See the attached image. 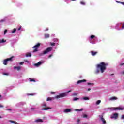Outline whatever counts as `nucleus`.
<instances>
[{"mask_svg": "<svg viewBox=\"0 0 124 124\" xmlns=\"http://www.w3.org/2000/svg\"><path fill=\"white\" fill-rule=\"evenodd\" d=\"M108 63H105L102 62L99 64L97 65V69L96 70V73H99V72L101 71V73H103L105 70H106V66H108Z\"/></svg>", "mask_w": 124, "mask_h": 124, "instance_id": "obj_1", "label": "nucleus"}, {"mask_svg": "<svg viewBox=\"0 0 124 124\" xmlns=\"http://www.w3.org/2000/svg\"><path fill=\"white\" fill-rule=\"evenodd\" d=\"M52 49L53 48H52L51 47H48L45 51H44L43 53H39V56H43V55H46V54H48L49 52H51Z\"/></svg>", "mask_w": 124, "mask_h": 124, "instance_id": "obj_2", "label": "nucleus"}, {"mask_svg": "<svg viewBox=\"0 0 124 124\" xmlns=\"http://www.w3.org/2000/svg\"><path fill=\"white\" fill-rule=\"evenodd\" d=\"M67 95V94H66V93H62L60 94L59 95H56L55 97V98H56V99H59V98L65 97V96H66Z\"/></svg>", "mask_w": 124, "mask_h": 124, "instance_id": "obj_3", "label": "nucleus"}, {"mask_svg": "<svg viewBox=\"0 0 124 124\" xmlns=\"http://www.w3.org/2000/svg\"><path fill=\"white\" fill-rule=\"evenodd\" d=\"M40 46V43H38L36 45H35L34 46L32 47L33 49H34L33 51V53H35V52H37L38 50V48H39V46Z\"/></svg>", "mask_w": 124, "mask_h": 124, "instance_id": "obj_4", "label": "nucleus"}, {"mask_svg": "<svg viewBox=\"0 0 124 124\" xmlns=\"http://www.w3.org/2000/svg\"><path fill=\"white\" fill-rule=\"evenodd\" d=\"M43 107L44 108L42 109V111H47V110H49L50 109H52V108H50V107H47V104H43L42 105Z\"/></svg>", "mask_w": 124, "mask_h": 124, "instance_id": "obj_5", "label": "nucleus"}, {"mask_svg": "<svg viewBox=\"0 0 124 124\" xmlns=\"http://www.w3.org/2000/svg\"><path fill=\"white\" fill-rule=\"evenodd\" d=\"M110 118L111 119H118L119 118V114L118 113H114Z\"/></svg>", "mask_w": 124, "mask_h": 124, "instance_id": "obj_6", "label": "nucleus"}, {"mask_svg": "<svg viewBox=\"0 0 124 124\" xmlns=\"http://www.w3.org/2000/svg\"><path fill=\"white\" fill-rule=\"evenodd\" d=\"M92 56H93V57H94V56H95L96 54H98V52L97 51H91L90 52Z\"/></svg>", "mask_w": 124, "mask_h": 124, "instance_id": "obj_7", "label": "nucleus"}, {"mask_svg": "<svg viewBox=\"0 0 124 124\" xmlns=\"http://www.w3.org/2000/svg\"><path fill=\"white\" fill-rule=\"evenodd\" d=\"M117 99H118V98H117V97H111L109 99V100H110V101H113V100H117Z\"/></svg>", "mask_w": 124, "mask_h": 124, "instance_id": "obj_8", "label": "nucleus"}, {"mask_svg": "<svg viewBox=\"0 0 124 124\" xmlns=\"http://www.w3.org/2000/svg\"><path fill=\"white\" fill-rule=\"evenodd\" d=\"M42 63H43L42 62L40 61V62H39L37 63L34 64V65L35 66H36V67H38V66H39V65H41V64H42Z\"/></svg>", "mask_w": 124, "mask_h": 124, "instance_id": "obj_9", "label": "nucleus"}, {"mask_svg": "<svg viewBox=\"0 0 124 124\" xmlns=\"http://www.w3.org/2000/svg\"><path fill=\"white\" fill-rule=\"evenodd\" d=\"M84 82H87V80L86 79L78 80L77 82V84H81V83H84Z\"/></svg>", "mask_w": 124, "mask_h": 124, "instance_id": "obj_10", "label": "nucleus"}, {"mask_svg": "<svg viewBox=\"0 0 124 124\" xmlns=\"http://www.w3.org/2000/svg\"><path fill=\"white\" fill-rule=\"evenodd\" d=\"M35 123H43V120L42 119H38L35 120Z\"/></svg>", "mask_w": 124, "mask_h": 124, "instance_id": "obj_11", "label": "nucleus"}, {"mask_svg": "<svg viewBox=\"0 0 124 124\" xmlns=\"http://www.w3.org/2000/svg\"><path fill=\"white\" fill-rule=\"evenodd\" d=\"M113 110H124V108H120V107H116L113 108Z\"/></svg>", "mask_w": 124, "mask_h": 124, "instance_id": "obj_12", "label": "nucleus"}, {"mask_svg": "<svg viewBox=\"0 0 124 124\" xmlns=\"http://www.w3.org/2000/svg\"><path fill=\"white\" fill-rule=\"evenodd\" d=\"M101 120L102 122H103V124H106V121H105V119H104V118H103V116H102V117H101Z\"/></svg>", "mask_w": 124, "mask_h": 124, "instance_id": "obj_13", "label": "nucleus"}, {"mask_svg": "<svg viewBox=\"0 0 124 124\" xmlns=\"http://www.w3.org/2000/svg\"><path fill=\"white\" fill-rule=\"evenodd\" d=\"M13 58H14V56H12L10 58H7L6 60H7L8 62H12V59H13Z\"/></svg>", "mask_w": 124, "mask_h": 124, "instance_id": "obj_14", "label": "nucleus"}, {"mask_svg": "<svg viewBox=\"0 0 124 124\" xmlns=\"http://www.w3.org/2000/svg\"><path fill=\"white\" fill-rule=\"evenodd\" d=\"M14 69H17L18 71L21 70V66H15L14 67Z\"/></svg>", "mask_w": 124, "mask_h": 124, "instance_id": "obj_15", "label": "nucleus"}, {"mask_svg": "<svg viewBox=\"0 0 124 124\" xmlns=\"http://www.w3.org/2000/svg\"><path fill=\"white\" fill-rule=\"evenodd\" d=\"M71 111V109L69 108H66L64 110V113H68L69 112H70Z\"/></svg>", "mask_w": 124, "mask_h": 124, "instance_id": "obj_16", "label": "nucleus"}, {"mask_svg": "<svg viewBox=\"0 0 124 124\" xmlns=\"http://www.w3.org/2000/svg\"><path fill=\"white\" fill-rule=\"evenodd\" d=\"M7 59H5L3 61V64H4V65H7Z\"/></svg>", "mask_w": 124, "mask_h": 124, "instance_id": "obj_17", "label": "nucleus"}, {"mask_svg": "<svg viewBox=\"0 0 124 124\" xmlns=\"http://www.w3.org/2000/svg\"><path fill=\"white\" fill-rule=\"evenodd\" d=\"M50 35L49 34H45V38H49Z\"/></svg>", "mask_w": 124, "mask_h": 124, "instance_id": "obj_18", "label": "nucleus"}, {"mask_svg": "<svg viewBox=\"0 0 124 124\" xmlns=\"http://www.w3.org/2000/svg\"><path fill=\"white\" fill-rule=\"evenodd\" d=\"M9 122H10V123H12V124H20L19 123H18L16 122V121H12V120H10Z\"/></svg>", "mask_w": 124, "mask_h": 124, "instance_id": "obj_19", "label": "nucleus"}, {"mask_svg": "<svg viewBox=\"0 0 124 124\" xmlns=\"http://www.w3.org/2000/svg\"><path fill=\"white\" fill-rule=\"evenodd\" d=\"M83 108H80V109H75V111H76L77 112H80L81 111H83Z\"/></svg>", "mask_w": 124, "mask_h": 124, "instance_id": "obj_20", "label": "nucleus"}, {"mask_svg": "<svg viewBox=\"0 0 124 124\" xmlns=\"http://www.w3.org/2000/svg\"><path fill=\"white\" fill-rule=\"evenodd\" d=\"M101 100H97V102H96V104L97 105H98L100 104V103H101Z\"/></svg>", "mask_w": 124, "mask_h": 124, "instance_id": "obj_21", "label": "nucleus"}, {"mask_svg": "<svg viewBox=\"0 0 124 124\" xmlns=\"http://www.w3.org/2000/svg\"><path fill=\"white\" fill-rule=\"evenodd\" d=\"M17 30L16 29V28H15L13 29V30L11 32L12 33H15V32H16Z\"/></svg>", "mask_w": 124, "mask_h": 124, "instance_id": "obj_22", "label": "nucleus"}, {"mask_svg": "<svg viewBox=\"0 0 124 124\" xmlns=\"http://www.w3.org/2000/svg\"><path fill=\"white\" fill-rule=\"evenodd\" d=\"M4 42H6V40H4V39L0 40V43H3Z\"/></svg>", "mask_w": 124, "mask_h": 124, "instance_id": "obj_23", "label": "nucleus"}, {"mask_svg": "<svg viewBox=\"0 0 124 124\" xmlns=\"http://www.w3.org/2000/svg\"><path fill=\"white\" fill-rule=\"evenodd\" d=\"M26 57H31V54L30 53H28L26 54Z\"/></svg>", "mask_w": 124, "mask_h": 124, "instance_id": "obj_24", "label": "nucleus"}, {"mask_svg": "<svg viewBox=\"0 0 124 124\" xmlns=\"http://www.w3.org/2000/svg\"><path fill=\"white\" fill-rule=\"evenodd\" d=\"M29 80L30 82H35V80H34V79H31V78H30Z\"/></svg>", "mask_w": 124, "mask_h": 124, "instance_id": "obj_25", "label": "nucleus"}, {"mask_svg": "<svg viewBox=\"0 0 124 124\" xmlns=\"http://www.w3.org/2000/svg\"><path fill=\"white\" fill-rule=\"evenodd\" d=\"M79 99H80L79 98H74L73 100V101H76V100H79Z\"/></svg>", "mask_w": 124, "mask_h": 124, "instance_id": "obj_26", "label": "nucleus"}, {"mask_svg": "<svg viewBox=\"0 0 124 124\" xmlns=\"http://www.w3.org/2000/svg\"><path fill=\"white\" fill-rule=\"evenodd\" d=\"M94 37H95V35H92L90 36V38H91V39H93V38H94Z\"/></svg>", "mask_w": 124, "mask_h": 124, "instance_id": "obj_27", "label": "nucleus"}, {"mask_svg": "<svg viewBox=\"0 0 124 124\" xmlns=\"http://www.w3.org/2000/svg\"><path fill=\"white\" fill-rule=\"evenodd\" d=\"M83 99H84V100H89V99H90V98H89V97H83Z\"/></svg>", "mask_w": 124, "mask_h": 124, "instance_id": "obj_28", "label": "nucleus"}, {"mask_svg": "<svg viewBox=\"0 0 124 124\" xmlns=\"http://www.w3.org/2000/svg\"><path fill=\"white\" fill-rule=\"evenodd\" d=\"M80 4H82V5H85L86 3L84 1H80Z\"/></svg>", "mask_w": 124, "mask_h": 124, "instance_id": "obj_29", "label": "nucleus"}, {"mask_svg": "<svg viewBox=\"0 0 124 124\" xmlns=\"http://www.w3.org/2000/svg\"><path fill=\"white\" fill-rule=\"evenodd\" d=\"M51 100H52V98H50V97H48V98H47V100H46L47 101H51Z\"/></svg>", "mask_w": 124, "mask_h": 124, "instance_id": "obj_30", "label": "nucleus"}, {"mask_svg": "<svg viewBox=\"0 0 124 124\" xmlns=\"http://www.w3.org/2000/svg\"><path fill=\"white\" fill-rule=\"evenodd\" d=\"M50 45H51V46H55V45H56V43H51L50 44Z\"/></svg>", "mask_w": 124, "mask_h": 124, "instance_id": "obj_31", "label": "nucleus"}, {"mask_svg": "<svg viewBox=\"0 0 124 124\" xmlns=\"http://www.w3.org/2000/svg\"><path fill=\"white\" fill-rule=\"evenodd\" d=\"M87 84H88V85H89V86L91 85H92V86H93V85H94V84H93V83H90V82L88 83Z\"/></svg>", "mask_w": 124, "mask_h": 124, "instance_id": "obj_32", "label": "nucleus"}, {"mask_svg": "<svg viewBox=\"0 0 124 124\" xmlns=\"http://www.w3.org/2000/svg\"><path fill=\"white\" fill-rule=\"evenodd\" d=\"M83 118H88V115L87 114H84Z\"/></svg>", "mask_w": 124, "mask_h": 124, "instance_id": "obj_33", "label": "nucleus"}, {"mask_svg": "<svg viewBox=\"0 0 124 124\" xmlns=\"http://www.w3.org/2000/svg\"><path fill=\"white\" fill-rule=\"evenodd\" d=\"M73 95L74 96H77V95H78V94L76 93H74V94H73Z\"/></svg>", "mask_w": 124, "mask_h": 124, "instance_id": "obj_34", "label": "nucleus"}, {"mask_svg": "<svg viewBox=\"0 0 124 124\" xmlns=\"http://www.w3.org/2000/svg\"><path fill=\"white\" fill-rule=\"evenodd\" d=\"M7 33V30H5L4 32V34L5 35Z\"/></svg>", "mask_w": 124, "mask_h": 124, "instance_id": "obj_35", "label": "nucleus"}, {"mask_svg": "<svg viewBox=\"0 0 124 124\" xmlns=\"http://www.w3.org/2000/svg\"><path fill=\"white\" fill-rule=\"evenodd\" d=\"M3 107H4V106H3V105L0 104V108H3Z\"/></svg>", "mask_w": 124, "mask_h": 124, "instance_id": "obj_36", "label": "nucleus"}, {"mask_svg": "<svg viewBox=\"0 0 124 124\" xmlns=\"http://www.w3.org/2000/svg\"><path fill=\"white\" fill-rule=\"evenodd\" d=\"M19 64L20 65H23V64H24V62H21L20 63H19Z\"/></svg>", "mask_w": 124, "mask_h": 124, "instance_id": "obj_37", "label": "nucleus"}, {"mask_svg": "<svg viewBox=\"0 0 124 124\" xmlns=\"http://www.w3.org/2000/svg\"><path fill=\"white\" fill-rule=\"evenodd\" d=\"M3 22H4V20L2 19V20H0V23H2Z\"/></svg>", "mask_w": 124, "mask_h": 124, "instance_id": "obj_38", "label": "nucleus"}, {"mask_svg": "<svg viewBox=\"0 0 124 124\" xmlns=\"http://www.w3.org/2000/svg\"><path fill=\"white\" fill-rule=\"evenodd\" d=\"M24 62H29V61L28 60H24Z\"/></svg>", "mask_w": 124, "mask_h": 124, "instance_id": "obj_39", "label": "nucleus"}, {"mask_svg": "<svg viewBox=\"0 0 124 124\" xmlns=\"http://www.w3.org/2000/svg\"><path fill=\"white\" fill-rule=\"evenodd\" d=\"M72 91L71 90H70L67 91V93H70V92H72Z\"/></svg>", "mask_w": 124, "mask_h": 124, "instance_id": "obj_40", "label": "nucleus"}, {"mask_svg": "<svg viewBox=\"0 0 124 124\" xmlns=\"http://www.w3.org/2000/svg\"><path fill=\"white\" fill-rule=\"evenodd\" d=\"M116 2H117V3H122V2L119 1H116Z\"/></svg>", "mask_w": 124, "mask_h": 124, "instance_id": "obj_41", "label": "nucleus"}, {"mask_svg": "<svg viewBox=\"0 0 124 124\" xmlns=\"http://www.w3.org/2000/svg\"><path fill=\"white\" fill-rule=\"evenodd\" d=\"M6 110H7L8 111H11V108H7Z\"/></svg>", "mask_w": 124, "mask_h": 124, "instance_id": "obj_42", "label": "nucleus"}, {"mask_svg": "<svg viewBox=\"0 0 124 124\" xmlns=\"http://www.w3.org/2000/svg\"><path fill=\"white\" fill-rule=\"evenodd\" d=\"M49 31V29L48 28H46L45 30V31Z\"/></svg>", "mask_w": 124, "mask_h": 124, "instance_id": "obj_43", "label": "nucleus"}, {"mask_svg": "<svg viewBox=\"0 0 124 124\" xmlns=\"http://www.w3.org/2000/svg\"><path fill=\"white\" fill-rule=\"evenodd\" d=\"M3 75H8V73H3Z\"/></svg>", "mask_w": 124, "mask_h": 124, "instance_id": "obj_44", "label": "nucleus"}, {"mask_svg": "<svg viewBox=\"0 0 124 124\" xmlns=\"http://www.w3.org/2000/svg\"><path fill=\"white\" fill-rule=\"evenodd\" d=\"M22 28V26H20L18 29V30L20 31V30H21V28Z\"/></svg>", "mask_w": 124, "mask_h": 124, "instance_id": "obj_45", "label": "nucleus"}, {"mask_svg": "<svg viewBox=\"0 0 124 124\" xmlns=\"http://www.w3.org/2000/svg\"><path fill=\"white\" fill-rule=\"evenodd\" d=\"M51 94H55V92H51Z\"/></svg>", "mask_w": 124, "mask_h": 124, "instance_id": "obj_46", "label": "nucleus"}, {"mask_svg": "<svg viewBox=\"0 0 124 124\" xmlns=\"http://www.w3.org/2000/svg\"><path fill=\"white\" fill-rule=\"evenodd\" d=\"M122 29H124V22L123 23V25H122Z\"/></svg>", "mask_w": 124, "mask_h": 124, "instance_id": "obj_47", "label": "nucleus"}, {"mask_svg": "<svg viewBox=\"0 0 124 124\" xmlns=\"http://www.w3.org/2000/svg\"><path fill=\"white\" fill-rule=\"evenodd\" d=\"M124 65V63L120 64L121 66H122V65Z\"/></svg>", "mask_w": 124, "mask_h": 124, "instance_id": "obj_48", "label": "nucleus"}, {"mask_svg": "<svg viewBox=\"0 0 124 124\" xmlns=\"http://www.w3.org/2000/svg\"><path fill=\"white\" fill-rule=\"evenodd\" d=\"M52 55H50L48 56V58H51V57H52Z\"/></svg>", "mask_w": 124, "mask_h": 124, "instance_id": "obj_49", "label": "nucleus"}, {"mask_svg": "<svg viewBox=\"0 0 124 124\" xmlns=\"http://www.w3.org/2000/svg\"><path fill=\"white\" fill-rule=\"evenodd\" d=\"M79 122H80V119H78V120H77V122H78V123H79Z\"/></svg>", "mask_w": 124, "mask_h": 124, "instance_id": "obj_50", "label": "nucleus"}, {"mask_svg": "<svg viewBox=\"0 0 124 124\" xmlns=\"http://www.w3.org/2000/svg\"><path fill=\"white\" fill-rule=\"evenodd\" d=\"M87 91H91V88H88Z\"/></svg>", "mask_w": 124, "mask_h": 124, "instance_id": "obj_51", "label": "nucleus"}, {"mask_svg": "<svg viewBox=\"0 0 124 124\" xmlns=\"http://www.w3.org/2000/svg\"><path fill=\"white\" fill-rule=\"evenodd\" d=\"M30 95H34L33 94H30Z\"/></svg>", "mask_w": 124, "mask_h": 124, "instance_id": "obj_52", "label": "nucleus"}, {"mask_svg": "<svg viewBox=\"0 0 124 124\" xmlns=\"http://www.w3.org/2000/svg\"><path fill=\"white\" fill-rule=\"evenodd\" d=\"M31 110H34V108H31Z\"/></svg>", "mask_w": 124, "mask_h": 124, "instance_id": "obj_53", "label": "nucleus"}, {"mask_svg": "<svg viewBox=\"0 0 124 124\" xmlns=\"http://www.w3.org/2000/svg\"><path fill=\"white\" fill-rule=\"evenodd\" d=\"M123 74H124V71L123 72Z\"/></svg>", "mask_w": 124, "mask_h": 124, "instance_id": "obj_54", "label": "nucleus"}, {"mask_svg": "<svg viewBox=\"0 0 124 124\" xmlns=\"http://www.w3.org/2000/svg\"><path fill=\"white\" fill-rule=\"evenodd\" d=\"M0 97H1V95H0Z\"/></svg>", "mask_w": 124, "mask_h": 124, "instance_id": "obj_55", "label": "nucleus"}, {"mask_svg": "<svg viewBox=\"0 0 124 124\" xmlns=\"http://www.w3.org/2000/svg\"><path fill=\"white\" fill-rule=\"evenodd\" d=\"M0 119H1V116H0Z\"/></svg>", "mask_w": 124, "mask_h": 124, "instance_id": "obj_56", "label": "nucleus"}]
</instances>
